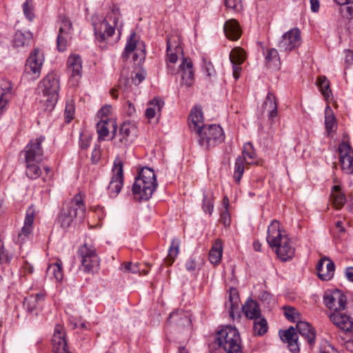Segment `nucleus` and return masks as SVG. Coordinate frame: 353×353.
I'll return each mask as SVG.
<instances>
[{"mask_svg": "<svg viewBox=\"0 0 353 353\" xmlns=\"http://www.w3.org/2000/svg\"><path fill=\"white\" fill-rule=\"evenodd\" d=\"M189 127L198 137V144L204 150H208L219 145L225 140V134L219 125L203 123V115L201 107L195 106L189 116Z\"/></svg>", "mask_w": 353, "mask_h": 353, "instance_id": "obj_1", "label": "nucleus"}, {"mask_svg": "<svg viewBox=\"0 0 353 353\" xmlns=\"http://www.w3.org/2000/svg\"><path fill=\"white\" fill-rule=\"evenodd\" d=\"M59 79L54 73H49L39 82L37 89V100L42 103L45 110L53 109L58 101Z\"/></svg>", "mask_w": 353, "mask_h": 353, "instance_id": "obj_2", "label": "nucleus"}, {"mask_svg": "<svg viewBox=\"0 0 353 353\" xmlns=\"http://www.w3.org/2000/svg\"><path fill=\"white\" fill-rule=\"evenodd\" d=\"M158 183L154 170L148 167L142 168L132 185V193L137 200L147 201L156 190Z\"/></svg>", "mask_w": 353, "mask_h": 353, "instance_id": "obj_3", "label": "nucleus"}, {"mask_svg": "<svg viewBox=\"0 0 353 353\" xmlns=\"http://www.w3.org/2000/svg\"><path fill=\"white\" fill-rule=\"evenodd\" d=\"M216 341L226 353H243L239 331L232 326H223L216 332Z\"/></svg>", "mask_w": 353, "mask_h": 353, "instance_id": "obj_4", "label": "nucleus"}, {"mask_svg": "<svg viewBox=\"0 0 353 353\" xmlns=\"http://www.w3.org/2000/svg\"><path fill=\"white\" fill-rule=\"evenodd\" d=\"M137 127L134 123L127 121L123 122L119 132L115 131L112 137L113 145L121 149H125L131 145L137 136Z\"/></svg>", "mask_w": 353, "mask_h": 353, "instance_id": "obj_5", "label": "nucleus"}, {"mask_svg": "<svg viewBox=\"0 0 353 353\" xmlns=\"http://www.w3.org/2000/svg\"><path fill=\"white\" fill-rule=\"evenodd\" d=\"M167 61L170 63H176L179 59L182 60L179 66H192L190 58L185 57L183 49L180 43V39L176 36H171L167 38Z\"/></svg>", "mask_w": 353, "mask_h": 353, "instance_id": "obj_6", "label": "nucleus"}, {"mask_svg": "<svg viewBox=\"0 0 353 353\" xmlns=\"http://www.w3.org/2000/svg\"><path fill=\"white\" fill-rule=\"evenodd\" d=\"M77 254L85 272H93L99 268V258L93 245L84 243L79 248Z\"/></svg>", "mask_w": 353, "mask_h": 353, "instance_id": "obj_7", "label": "nucleus"}, {"mask_svg": "<svg viewBox=\"0 0 353 353\" xmlns=\"http://www.w3.org/2000/svg\"><path fill=\"white\" fill-rule=\"evenodd\" d=\"M290 238L285 230L281 228L280 223L273 220L268 228L266 240L270 247L276 253V250L288 241Z\"/></svg>", "mask_w": 353, "mask_h": 353, "instance_id": "obj_8", "label": "nucleus"}, {"mask_svg": "<svg viewBox=\"0 0 353 353\" xmlns=\"http://www.w3.org/2000/svg\"><path fill=\"white\" fill-rule=\"evenodd\" d=\"M59 33L57 38V47L59 51L64 52L68 41L72 37V24L70 19L64 15L59 16L58 21Z\"/></svg>", "mask_w": 353, "mask_h": 353, "instance_id": "obj_9", "label": "nucleus"}, {"mask_svg": "<svg viewBox=\"0 0 353 353\" xmlns=\"http://www.w3.org/2000/svg\"><path fill=\"white\" fill-rule=\"evenodd\" d=\"M136 32H132L129 38L127 40L125 47V51L123 53V58L126 59L128 58L129 54L134 51L132 57V61L134 66H141L145 58V52L141 48L137 49V39L136 38Z\"/></svg>", "mask_w": 353, "mask_h": 353, "instance_id": "obj_10", "label": "nucleus"}, {"mask_svg": "<svg viewBox=\"0 0 353 353\" xmlns=\"http://www.w3.org/2000/svg\"><path fill=\"white\" fill-rule=\"evenodd\" d=\"M45 140V137L40 136L34 139H32L21 152L23 154L25 161H42L43 156V150L41 144Z\"/></svg>", "mask_w": 353, "mask_h": 353, "instance_id": "obj_11", "label": "nucleus"}, {"mask_svg": "<svg viewBox=\"0 0 353 353\" xmlns=\"http://www.w3.org/2000/svg\"><path fill=\"white\" fill-rule=\"evenodd\" d=\"M113 176L108 187L111 197H116L120 192L123 183V163L117 159L114 162Z\"/></svg>", "mask_w": 353, "mask_h": 353, "instance_id": "obj_12", "label": "nucleus"}, {"mask_svg": "<svg viewBox=\"0 0 353 353\" xmlns=\"http://www.w3.org/2000/svg\"><path fill=\"white\" fill-rule=\"evenodd\" d=\"M301 43V32L299 28H292L285 32L278 44L281 51H292Z\"/></svg>", "mask_w": 353, "mask_h": 353, "instance_id": "obj_13", "label": "nucleus"}, {"mask_svg": "<svg viewBox=\"0 0 353 353\" xmlns=\"http://www.w3.org/2000/svg\"><path fill=\"white\" fill-rule=\"evenodd\" d=\"M37 215L36 208L33 205H30L26 212L23 226L18 234L17 242L23 243L30 238L33 230V223Z\"/></svg>", "mask_w": 353, "mask_h": 353, "instance_id": "obj_14", "label": "nucleus"}, {"mask_svg": "<svg viewBox=\"0 0 353 353\" xmlns=\"http://www.w3.org/2000/svg\"><path fill=\"white\" fill-rule=\"evenodd\" d=\"M325 305L334 312L343 310L345 308L347 299L345 295L339 290L331 293H326L323 297Z\"/></svg>", "mask_w": 353, "mask_h": 353, "instance_id": "obj_15", "label": "nucleus"}, {"mask_svg": "<svg viewBox=\"0 0 353 353\" xmlns=\"http://www.w3.org/2000/svg\"><path fill=\"white\" fill-rule=\"evenodd\" d=\"M54 353H71L68 348L64 328L57 325L52 339Z\"/></svg>", "mask_w": 353, "mask_h": 353, "instance_id": "obj_16", "label": "nucleus"}, {"mask_svg": "<svg viewBox=\"0 0 353 353\" xmlns=\"http://www.w3.org/2000/svg\"><path fill=\"white\" fill-rule=\"evenodd\" d=\"M330 321L340 330L349 332L353 330V320L341 311L334 312L330 315Z\"/></svg>", "mask_w": 353, "mask_h": 353, "instance_id": "obj_17", "label": "nucleus"}, {"mask_svg": "<svg viewBox=\"0 0 353 353\" xmlns=\"http://www.w3.org/2000/svg\"><path fill=\"white\" fill-rule=\"evenodd\" d=\"M12 84L10 81L0 79V115L6 110L12 97Z\"/></svg>", "mask_w": 353, "mask_h": 353, "instance_id": "obj_18", "label": "nucleus"}, {"mask_svg": "<svg viewBox=\"0 0 353 353\" xmlns=\"http://www.w3.org/2000/svg\"><path fill=\"white\" fill-rule=\"evenodd\" d=\"M334 262L327 258L320 259L316 265L318 276L323 281H330L334 274Z\"/></svg>", "mask_w": 353, "mask_h": 353, "instance_id": "obj_19", "label": "nucleus"}, {"mask_svg": "<svg viewBox=\"0 0 353 353\" xmlns=\"http://www.w3.org/2000/svg\"><path fill=\"white\" fill-rule=\"evenodd\" d=\"M281 339L288 343V347L290 352L298 353L300 350L299 344L298 343V336L295 329L291 326L286 330L279 331Z\"/></svg>", "mask_w": 353, "mask_h": 353, "instance_id": "obj_20", "label": "nucleus"}, {"mask_svg": "<svg viewBox=\"0 0 353 353\" xmlns=\"http://www.w3.org/2000/svg\"><path fill=\"white\" fill-rule=\"evenodd\" d=\"M75 218L79 219V214L77 212V209L63 208L58 217V223L63 229H66L72 225Z\"/></svg>", "mask_w": 353, "mask_h": 353, "instance_id": "obj_21", "label": "nucleus"}, {"mask_svg": "<svg viewBox=\"0 0 353 353\" xmlns=\"http://www.w3.org/2000/svg\"><path fill=\"white\" fill-rule=\"evenodd\" d=\"M296 329L299 333L307 340L310 345H313L316 339L315 329L307 322L298 321Z\"/></svg>", "mask_w": 353, "mask_h": 353, "instance_id": "obj_22", "label": "nucleus"}, {"mask_svg": "<svg viewBox=\"0 0 353 353\" xmlns=\"http://www.w3.org/2000/svg\"><path fill=\"white\" fill-rule=\"evenodd\" d=\"M347 201L345 192L340 185H334L331 188L330 201L336 210H341Z\"/></svg>", "mask_w": 353, "mask_h": 353, "instance_id": "obj_23", "label": "nucleus"}, {"mask_svg": "<svg viewBox=\"0 0 353 353\" xmlns=\"http://www.w3.org/2000/svg\"><path fill=\"white\" fill-rule=\"evenodd\" d=\"M94 31L97 39L99 41H103L114 34V27L105 19L94 28Z\"/></svg>", "mask_w": 353, "mask_h": 353, "instance_id": "obj_24", "label": "nucleus"}, {"mask_svg": "<svg viewBox=\"0 0 353 353\" xmlns=\"http://www.w3.org/2000/svg\"><path fill=\"white\" fill-rule=\"evenodd\" d=\"M225 36L230 40H237L241 35V30L238 21L235 19L228 20L224 25Z\"/></svg>", "mask_w": 353, "mask_h": 353, "instance_id": "obj_25", "label": "nucleus"}, {"mask_svg": "<svg viewBox=\"0 0 353 353\" xmlns=\"http://www.w3.org/2000/svg\"><path fill=\"white\" fill-rule=\"evenodd\" d=\"M240 299L239 292L234 288H231L229 292L228 301L225 303V305L229 308V313L231 318L234 319L235 312L237 313L239 307Z\"/></svg>", "mask_w": 353, "mask_h": 353, "instance_id": "obj_26", "label": "nucleus"}, {"mask_svg": "<svg viewBox=\"0 0 353 353\" xmlns=\"http://www.w3.org/2000/svg\"><path fill=\"white\" fill-rule=\"evenodd\" d=\"M112 128V132L117 130V123L114 120H100L97 124V132L99 141H104L109 134L110 126Z\"/></svg>", "mask_w": 353, "mask_h": 353, "instance_id": "obj_27", "label": "nucleus"}, {"mask_svg": "<svg viewBox=\"0 0 353 353\" xmlns=\"http://www.w3.org/2000/svg\"><path fill=\"white\" fill-rule=\"evenodd\" d=\"M276 255L282 261H287L292 259L295 254V248L293 245L291 239L285 241L280 248L276 250Z\"/></svg>", "mask_w": 353, "mask_h": 353, "instance_id": "obj_28", "label": "nucleus"}, {"mask_svg": "<svg viewBox=\"0 0 353 353\" xmlns=\"http://www.w3.org/2000/svg\"><path fill=\"white\" fill-rule=\"evenodd\" d=\"M164 101L159 98L155 97L150 101L148 103V107L145 110V115L148 119H153L156 115L161 114L162 108L164 106Z\"/></svg>", "mask_w": 353, "mask_h": 353, "instance_id": "obj_29", "label": "nucleus"}, {"mask_svg": "<svg viewBox=\"0 0 353 353\" xmlns=\"http://www.w3.org/2000/svg\"><path fill=\"white\" fill-rule=\"evenodd\" d=\"M245 316L250 319H254L261 316L259 303L252 300H248L242 307Z\"/></svg>", "mask_w": 353, "mask_h": 353, "instance_id": "obj_30", "label": "nucleus"}, {"mask_svg": "<svg viewBox=\"0 0 353 353\" xmlns=\"http://www.w3.org/2000/svg\"><path fill=\"white\" fill-rule=\"evenodd\" d=\"M32 39V34L29 31H17L12 39L13 47L18 48L28 46Z\"/></svg>", "mask_w": 353, "mask_h": 353, "instance_id": "obj_31", "label": "nucleus"}, {"mask_svg": "<svg viewBox=\"0 0 353 353\" xmlns=\"http://www.w3.org/2000/svg\"><path fill=\"white\" fill-rule=\"evenodd\" d=\"M263 108H268V116L270 119H272L277 116L278 103L276 97L272 92H268L266 99L263 104Z\"/></svg>", "mask_w": 353, "mask_h": 353, "instance_id": "obj_32", "label": "nucleus"}, {"mask_svg": "<svg viewBox=\"0 0 353 353\" xmlns=\"http://www.w3.org/2000/svg\"><path fill=\"white\" fill-rule=\"evenodd\" d=\"M223 245L221 240L217 239L212 245L209 252V260L211 263L218 265L222 259Z\"/></svg>", "mask_w": 353, "mask_h": 353, "instance_id": "obj_33", "label": "nucleus"}, {"mask_svg": "<svg viewBox=\"0 0 353 353\" xmlns=\"http://www.w3.org/2000/svg\"><path fill=\"white\" fill-rule=\"evenodd\" d=\"M44 54L39 48H34L26 60V66H42L44 63Z\"/></svg>", "mask_w": 353, "mask_h": 353, "instance_id": "obj_34", "label": "nucleus"}, {"mask_svg": "<svg viewBox=\"0 0 353 353\" xmlns=\"http://www.w3.org/2000/svg\"><path fill=\"white\" fill-rule=\"evenodd\" d=\"M246 58L247 54L245 51L240 47L234 48L230 53V60L233 66L242 65Z\"/></svg>", "mask_w": 353, "mask_h": 353, "instance_id": "obj_35", "label": "nucleus"}, {"mask_svg": "<svg viewBox=\"0 0 353 353\" xmlns=\"http://www.w3.org/2000/svg\"><path fill=\"white\" fill-rule=\"evenodd\" d=\"M66 207L77 209V212L79 214V220L81 221L83 219L85 212V206L83 196L80 193L77 194Z\"/></svg>", "mask_w": 353, "mask_h": 353, "instance_id": "obj_36", "label": "nucleus"}, {"mask_svg": "<svg viewBox=\"0 0 353 353\" xmlns=\"http://www.w3.org/2000/svg\"><path fill=\"white\" fill-rule=\"evenodd\" d=\"M46 272L48 276H53L57 281H61L63 277L61 261L57 260L55 263L50 264Z\"/></svg>", "mask_w": 353, "mask_h": 353, "instance_id": "obj_37", "label": "nucleus"}, {"mask_svg": "<svg viewBox=\"0 0 353 353\" xmlns=\"http://www.w3.org/2000/svg\"><path fill=\"white\" fill-rule=\"evenodd\" d=\"M26 164V174L30 179H36L40 176L41 170L39 166V161H25Z\"/></svg>", "mask_w": 353, "mask_h": 353, "instance_id": "obj_38", "label": "nucleus"}, {"mask_svg": "<svg viewBox=\"0 0 353 353\" xmlns=\"http://www.w3.org/2000/svg\"><path fill=\"white\" fill-rule=\"evenodd\" d=\"M245 157L239 156L236 160L234 168V181L239 183L245 170Z\"/></svg>", "mask_w": 353, "mask_h": 353, "instance_id": "obj_39", "label": "nucleus"}, {"mask_svg": "<svg viewBox=\"0 0 353 353\" xmlns=\"http://www.w3.org/2000/svg\"><path fill=\"white\" fill-rule=\"evenodd\" d=\"M180 241L178 239L174 238L172 240L171 245L168 250V254L165 259V263L168 265H171L174 261L179 252Z\"/></svg>", "mask_w": 353, "mask_h": 353, "instance_id": "obj_40", "label": "nucleus"}, {"mask_svg": "<svg viewBox=\"0 0 353 353\" xmlns=\"http://www.w3.org/2000/svg\"><path fill=\"white\" fill-rule=\"evenodd\" d=\"M316 84L319 88L321 94L325 99L330 97L332 91L330 89V81L325 76L321 75L318 77Z\"/></svg>", "mask_w": 353, "mask_h": 353, "instance_id": "obj_41", "label": "nucleus"}, {"mask_svg": "<svg viewBox=\"0 0 353 353\" xmlns=\"http://www.w3.org/2000/svg\"><path fill=\"white\" fill-rule=\"evenodd\" d=\"M253 320V330L254 334L258 336H262L265 334L268 329L266 319L261 316Z\"/></svg>", "mask_w": 353, "mask_h": 353, "instance_id": "obj_42", "label": "nucleus"}, {"mask_svg": "<svg viewBox=\"0 0 353 353\" xmlns=\"http://www.w3.org/2000/svg\"><path fill=\"white\" fill-rule=\"evenodd\" d=\"M325 125L328 133L333 131L334 127L336 125V118L332 108L329 105L325 108Z\"/></svg>", "mask_w": 353, "mask_h": 353, "instance_id": "obj_43", "label": "nucleus"}, {"mask_svg": "<svg viewBox=\"0 0 353 353\" xmlns=\"http://www.w3.org/2000/svg\"><path fill=\"white\" fill-rule=\"evenodd\" d=\"M179 72L181 74L183 83L188 87L191 86L193 83L194 73L193 68H180Z\"/></svg>", "mask_w": 353, "mask_h": 353, "instance_id": "obj_44", "label": "nucleus"}, {"mask_svg": "<svg viewBox=\"0 0 353 353\" xmlns=\"http://www.w3.org/2000/svg\"><path fill=\"white\" fill-rule=\"evenodd\" d=\"M41 305L37 303L35 298L27 297L24 299L23 307L26 311L30 314L37 315V311Z\"/></svg>", "mask_w": 353, "mask_h": 353, "instance_id": "obj_45", "label": "nucleus"}, {"mask_svg": "<svg viewBox=\"0 0 353 353\" xmlns=\"http://www.w3.org/2000/svg\"><path fill=\"white\" fill-rule=\"evenodd\" d=\"M340 163L341 169L347 174L353 172V157L352 155L341 156Z\"/></svg>", "mask_w": 353, "mask_h": 353, "instance_id": "obj_46", "label": "nucleus"}, {"mask_svg": "<svg viewBox=\"0 0 353 353\" xmlns=\"http://www.w3.org/2000/svg\"><path fill=\"white\" fill-rule=\"evenodd\" d=\"M132 83L139 85L146 77V72L142 68H137L130 72Z\"/></svg>", "mask_w": 353, "mask_h": 353, "instance_id": "obj_47", "label": "nucleus"}, {"mask_svg": "<svg viewBox=\"0 0 353 353\" xmlns=\"http://www.w3.org/2000/svg\"><path fill=\"white\" fill-rule=\"evenodd\" d=\"M283 310L284 315L288 321L294 323L300 321V313L296 308L291 306H284Z\"/></svg>", "mask_w": 353, "mask_h": 353, "instance_id": "obj_48", "label": "nucleus"}, {"mask_svg": "<svg viewBox=\"0 0 353 353\" xmlns=\"http://www.w3.org/2000/svg\"><path fill=\"white\" fill-rule=\"evenodd\" d=\"M41 68H26L23 78L28 81L37 79L41 75Z\"/></svg>", "mask_w": 353, "mask_h": 353, "instance_id": "obj_49", "label": "nucleus"}, {"mask_svg": "<svg viewBox=\"0 0 353 353\" xmlns=\"http://www.w3.org/2000/svg\"><path fill=\"white\" fill-rule=\"evenodd\" d=\"M267 64L277 66L281 64L280 58L277 50L271 48L268 51L265 57Z\"/></svg>", "mask_w": 353, "mask_h": 353, "instance_id": "obj_50", "label": "nucleus"}, {"mask_svg": "<svg viewBox=\"0 0 353 353\" xmlns=\"http://www.w3.org/2000/svg\"><path fill=\"white\" fill-rule=\"evenodd\" d=\"M20 278L21 280L26 281L29 276L34 272V266L29 262L25 261L20 268Z\"/></svg>", "mask_w": 353, "mask_h": 353, "instance_id": "obj_51", "label": "nucleus"}, {"mask_svg": "<svg viewBox=\"0 0 353 353\" xmlns=\"http://www.w3.org/2000/svg\"><path fill=\"white\" fill-rule=\"evenodd\" d=\"M121 14L119 8L117 5H113L111 9V11L108 14L107 19L109 22H112L113 27H116L118 24L119 20L120 19Z\"/></svg>", "mask_w": 353, "mask_h": 353, "instance_id": "obj_52", "label": "nucleus"}, {"mask_svg": "<svg viewBox=\"0 0 353 353\" xmlns=\"http://www.w3.org/2000/svg\"><path fill=\"white\" fill-rule=\"evenodd\" d=\"M170 321H177L179 325H185L190 323V319L184 314H179V312H172L169 316Z\"/></svg>", "mask_w": 353, "mask_h": 353, "instance_id": "obj_53", "label": "nucleus"}, {"mask_svg": "<svg viewBox=\"0 0 353 353\" xmlns=\"http://www.w3.org/2000/svg\"><path fill=\"white\" fill-rule=\"evenodd\" d=\"M241 157H245V160L247 159L254 160L256 159V155L253 149L252 145L250 143H245L243 146V155ZM248 163H252L253 161L250 162H247Z\"/></svg>", "mask_w": 353, "mask_h": 353, "instance_id": "obj_54", "label": "nucleus"}, {"mask_svg": "<svg viewBox=\"0 0 353 353\" xmlns=\"http://www.w3.org/2000/svg\"><path fill=\"white\" fill-rule=\"evenodd\" d=\"M23 11L26 18L32 21L34 17L32 0H26L23 4Z\"/></svg>", "mask_w": 353, "mask_h": 353, "instance_id": "obj_55", "label": "nucleus"}, {"mask_svg": "<svg viewBox=\"0 0 353 353\" xmlns=\"http://www.w3.org/2000/svg\"><path fill=\"white\" fill-rule=\"evenodd\" d=\"M119 86H128L130 85L129 68H123L119 79Z\"/></svg>", "mask_w": 353, "mask_h": 353, "instance_id": "obj_56", "label": "nucleus"}, {"mask_svg": "<svg viewBox=\"0 0 353 353\" xmlns=\"http://www.w3.org/2000/svg\"><path fill=\"white\" fill-rule=\"evenodd\" d=\"M338 4L343 6V10L350 19H353V0H343L341 2L339 0H334Z\"/></svg>", "mask_w": 353, "mask_h": 353, "instance_id": "obj_57", "label": "nucleus"}, {"mask_svg": "<svg viewBox=\"0 0 353 353\" xmlns=\"http://www.w3.org/2000/svg\"><path fill=\"white\" fill-rule=\"evenodd\" d=\"M74 105L72 102H67L65 107L64 117L66 123H70L74 114Z\"/></svg>", "mask_w": 353, "mask_h": 353, "instance_id": "obj_58", "label": "nucleus"}, {"mask_svg": "<svg viewBox=\"0 0 353 353\" xmlns=\"http://www.w3.org/2000/svg\"><path fill=\"white\" fill-rule=\"evenodd\" d=\"M111 110L112 106L110 105H105L98 111L97 117L100 118V120H112L108 117Z\"/></svg>", "mask_w": 353, "mask_h": 353, "instance_id": "obj_59", "label": "nucleus"}, {"mask_svg": "<svg viewBox=\"0 0 353 353\" xmlns=\"http://www.w3.org/2000/svg\"><path fill=\"white\" fill-rule=\"evenodd\" d=\"M339 152L340 157L345 156V155H352V154L353 152L350 145L345 141H343L339 144Z\"/></svg>", "mask_w": 353, "mask_h": 353, "instance_id": "obj_60", "label": "nucleus"}, {"mask_svg": "<svg viewBox=\"0 0 353 353\" xmlns=\"http://www.w3.org/2000/svg\"><path fill=\"white\" fill-rule=\"evenodd\" d=\"M82 60L80 55L72 54L67 61V66H81Z\"/></svg>", "mask_w": 353, "mask_h": 353, "instance_id": "obj_61", "label": "nucleus"}, {"mask_svg": "<svg viewBox=\"0 0 353 353\" xmlns=\"http://www.w3.org/2000/svg\"><path fill=\"white\" fill-rule=\"evenodd\" d=\"M214 209V205L212 201L208 198L206 195H203V210L205 212H208L212 214Z\"/></svg>", "mask_w": 353, "mask_h": 353, "instance_id": "obj_62", "label": "nucleus"}, {"mask_svg": "<svg viewBox=\"0 0 353 353\" xmlns=\"http://www.w3.org/2000/svg\"><path fill=\"white\" fill-rule=\"evenodd\" d=\"M82 68H72L70 76V81L72 85H75L78 83L79 79L81 77Z\"/></svg>", "mask_w": 353, "mask_h": 353, "instance_id": "obj_63", "label": "nucleus"}, {"mask_svg": "<svg viewBox=\"0 0 353 353\" xmlns=\"http://www.w3.org/2000/svg\"><path fill=\"white\" fill-rule=\"evenodd\" d=\"M319 353H339L331 344L324 342L320 346Z\"/></svg>", "mask_w": 353, "mask_h": 353, "instance_id": "obj_64", "label": "nucleus"}]
</instances>
